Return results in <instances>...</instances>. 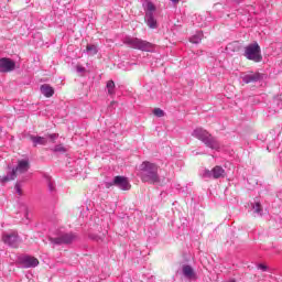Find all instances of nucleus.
<instances>
[{
	"label": "nucleus",
	"instance_id": "obj_2",
	"mask_svg": "<svg viewBox=\"0 0 282 282\" xmlns=\"http://www.w3.org/2000/svg\"><path fill=\"white\" fill-rule=\"evenodd\" d=\"M192 135L193 138L200 140L203 144H206L208 149H212L213 151H219V149H221V144L217 141V138L213 137V134L204 128H196Z\"/></svg>",
	"mask_w": 282,
	"mask_h": 282
},
{
	"label": "nucleus",
	"instance_id": "obj_24",
	"mask_svg": "<svg viewBox=\"0 0 282 282\" xmlns=\"http://www.w3.org/2000/svg\"><path fill=\"white\" fill-rule=\"evenodd\" d=\"M47 186L50 193H54V191H56V184L52 180H48Z\"/></svg>",
	"mask_w": 282,
	"mask_h": 282
},
{
	"label": "nucleus",
	"instance_id": "obj_29",
	"mask_svg": "<svg viewBox=\"0 0 282 282\" xmlns=\"http://www.w3.org/2000/svg\"><path fill=\"white\" fill-rule=\"evenodd\" d=\"M251 100L253 101V104H252V105H259V99H254V98H252Z\"/></svg>",
	"mask_w": 282,
	"mask_h": 282
},
{
	"label": "nucleus",
	"instance_id": "obj_4",
	"mask_svg": "<svg viewBox=\"0 0 282 282\" xmlns=\"http://www.w3.org/2000/svg\"><path fill=\"white\" fill-rule=\"evenodd\" d=\"M245 56L248 61H253V63H261L263 56L261 55V46L259 43L254 42L245 47Z\"/></svg>",
	"mask_w": 282,
	"mask_h": 282
},
{
	"label": "nucleus",
	"instance_id": "obj_3",
	"mask_svg": "<svg viewBox=\"0 0 282 282\" xmlns=\"http://www.w3.org/2000/svg\"><path fill=\"white\" fill-rule=\"evenodd\" d=\"M30 171V161L28 159L18 161V165L15 169L11 171V173L7 174L4 177L1 178L2 184L6 182H12L14 177H17V173L23 174Z\"/></svg>",
	"mask_w": 282,
	"mask_h": 282
},
{
	"label": "nucleus",
	"instance_id": "obj_10",
	"mask_svg": "<svg viewBox=\"0 0 282 282\" xmlns=\"http://www.w3.org/2000/svg\"><path fill=\"white\" fill-rule=\"evenodd\" d=\"M20 263L24 268H36L39 265V259L32 256H23L20 258Z\"/></svg>",
	"mask_w": 282,
	"mask_h": 282
},
{
	"label": "nucleus",
	"instance_id": "obj_15",
	"mask_svg": "<svg viewBox=\"0 0 282 282\" xmlns=\"http://www.w3.org/2000/svg\"><path fill=\"white\" fill-rule=\"evenodd\" d=\"M145 20H147V25L151 28V30L158 29V20L153 17L151 13H145Z\"/></svg>",
	"mask_w": 282,
	"mask_h": 282
},
{
	"label": "nucleus",
	"instance_id": "obj_11",
	"mask_svg": "<svg viewBox=\"0 0 282 282\" xmlns=\"http://www.w3.org/2000/svg\"><path fill=\"white\" fill-rule=\"evenodd\" d=\"M183 276L185 279H188L189 281L197 280V273H195V270L189 264H185L182 267Z\"/></svg>",
	"mask_w": 282,
	"mask_h": 282
},
{
	"label": "nucleus",
	"instance_id": "obj_28",
	"mask_svg": "<svg viewBox=\"0 0 282 282\" xmlns=\"http://www.w3.org/2000/svg\"><path fill=\"white\" fill-rule=\"evenodd\" d=\"M23 210H24V215H25V217H26V219H28V207L24 206V207H23Z\"/></svg>",
	"mask_w": 282,
	"mask_h": 282
},
{
	"label": "nucleus",
	"instance_id": "obj_30",
	"mask_svg": "<svg viewBox=\"0 0 282 282\" xmlns=\"http://www.w3.org/2000/svg\"><path fill=\"white\" fill-rule=\"evenodd\" d=\"M90 239H95L96 241H98V237H93L91 235L89 236Z\"/></svg>",
	"mask_w": 282,
	"mask_h": 282
},
{
	"label": "nucleus",
	"instance_id": "obj_13",
	"mask_svg": "<svg viewBox=\"0 0 282 282\" xmlns=\"http://www.w3.org/2000/svg\"><path fill=\"white\" fill-rule=\"evenodd\" d=\"M40 91L46 98H52V96H54V87L50 86V84H43L40 87Z\"/></svg>",
	"mask_w": 282,
	"mask_h": 282
},
{
	"label": "nucleus",
	"instance_id": "obj_16",
	"mask_svg": "<svg viewBox=\"0 0 282 282\" xmlns=\"http://www.w3.org/2000/svg\"><path fill=\"white\" fill-rule=\"evenodd\" d=\"M224 173H226V171L224 170V167L216 165L213 170H212V175L214 180H219L220 177H224Z\"/></svg>",
	"mask_w": 282,
	"mask_h": 282
},
{
	"label": "nucleus",
	"instance_id": "obj_8",
	"mask_svg": "<svg viewBox=\"0 0 282 282\" xmlns=\"http://www.w3.org/2000/svg\"><path fill=\"white\" fill-rule=\"evenodd\" d=\"M2 241L10 248H17L19 243H21V239L19 238V234L17 231L4 232L2 235Z\"/></svg>",
	"mask_w": 282,
	"mask_h": 282
},
{
	"label": "nucleus",
	"instance_id": "obj_18",
	"mask_svg": "<svg viewBox=\"0 0 282 282\" xmlns=\"http://www.w3.org/2000/svg\"><path fill=\"white\" fill-rule=\"evenodd\" d=\"M252 212L254 213V215H257L258 217H261V215H263V207L261 206V203H256L252 206Z\"/></svg>",
	"mask_w": 282,
	"mask_h": 282
},
{
	"label": "nucleus",
	"instance_id": "obj_5",
	"mask_svg": "<svg viewBox=\"0 0 282 282\" xmlns=\"http://www.w3.org/2000/svg\"><path fill=\"white\" fill-rule=\"evenodd\" d=\"M124 44L132 47V50H141L142 52H149L153 45L147 41L140 40L138 37H126Z\"/></svg>",
	"mask_w": 282,
	"mask_h": 282
},
{
	"label": "nucleus",
	"instance_id": "obj_9",
	"mask_svg": "<svg viewBox=\"0 0 282 282\" xmlns=\"http://www.w3.org/2000/svg\"><path fill=\"white\" fill-rule=\"evenodd\" d=\"M15 67H17V63H14V61L7 57L0 58V72L2 74L14 72Z\"/></svg>",
	"mask_w": 282,
	"mask_h": 282
},
{
	"label": "nucleus",
	"instance_id": "obj_26",
	"mask_svg": "<svg viewBox=\"0 0 282 282\" xmlns=\"http://www.w3.org/2000/svg\"><path fill=\"white\" fill-rule=\"evenodd\" d=\"M15 193H18V195H22L21 184H19V183L15 184Z\"/></svg>",
	"mask_w": 282,
	"mask_h": 282
},
{
	"label": "nucleus",
	"instance_id": "obj_32",
	"mask_svg": "<svg viewBox=\"0 0 282 282\" xmlns=\"http://www.w3.org/2000/svg\"><path fill=\"white\" fill-rule=\"evenodd\" d=\"M111 105H116V101H112Z\"/></svg>",
	"mask_w": 282,
	"mask_h": 282
},
{
	"label": "nucleus",
	"instance_id": "obj_1",
	"mask_svg": "<svg viewBox=\"0 0 282 282\" xmlns=\"http://www.w3.org/2000/svg\"><path fill=\"white\" fill-rule=\"evenodd\" d=\"M140 177L142 182L148 184H160V175L158 174V165L149 161L143 162L140 165Z\"/></svg>",
	"mask_w": 282,
	"mask_h": 282
},
{
	"label": "nucleus",
	"instance_id": "obj_22",
	"mask_svg": "<svg viewBox=\"0 0 282 282\" xmlns=\"http://www.w3.org/2000/svg\"><path fill=\"white\" fill-rule=\"evenodd\" d=\"M53 151L55 153H66L67 152V149H65V147H63V144H58V145H55V148L53 149Z\"/></svg>",
	"mask_w": 282,
	"mask_h": 282
},
{
	"label": "nucleus",
	"instance_id": "obj_21",
	"mask_svg": "<svg viewBox=\"0 0 282 282\" xmlns=\"http://www.w3.org/2000/svg\"><path fill=\"white\" fill-rule=\"evenodd\" d=\"M107 89H108V94H113V89H116V83H113V80H108L107 85H106Z\"/></svg>",
	"mask_w": 282,
	"mask_h": 282
},
{
	"label": "nucleus",
	"instance_id": "obj_31",
	"mask_svg": "<svg viewBox=\"0 0 282 282\" xmlns=\"http://www.w3.org/2000/svg\"><path fill=\"white\" fill-rule=\"evenodd\" d=\"M173 3H180V0H171Z\"/></svg>",
	"mask_w": 282,
	"mask_h": 282
},
{
	"label": "nucleus",
	"instance_id": "obj_7",
	"mask_svg": "<svg viewBox=\"0 0 282 282\" xmlns=\"http://www.w3.org/2000/svg\"><path fill=\"white\" fill-rule=\"evenodd\" d=\"M111 186H117L120 191H131V183L126 176H115L112 182L106 183V188H111Z\"/></svg>",
	"mask_w": 282,
	"mask_h": 282
},
{
	"label": "nucleus",
	"instance_id": "obj_25",
	"mask_svg": "<svg viewBox=\"0 0 282 282\" xmlns=\"http://www.w3.org/2000/svg\"><path fill=\"white\" fill-rule=\"evenodd\" d=\"M47 138H50V140H52V142H54V140L58 139V133L48 134Z\"/></svg>",
	"mask_w": 282,
	"mask_h": 282
},
{
	"label": "nucleus",
	"instance_id": "obj_17",
	"mask_svg": "<svg viewBox=\"0 0 282 282\" xmlns=\"http://www.w3.org/2000/svg\"><path fill=\"white\" fill-rule=\"evenodd\" d=\"M144 10H145V14L153 15V12H155L156 8H155V4H153V2L147 1L144 4Z\"/></svg>",
	"mask_w": 282,
	"mask_h": 282
},
{
	"label": "nucleus",
	"instance_id": "obj_20",
	"mask_svg": "<svg viewBox=\"0 0 282 282\" xmlns=\"http://www.w3.org/2000/svg\"><path fill=\"white\" fill-rule=\"evenodd\" d=\"M200 177H203V180H210L213 177V171L203 170V172L200 173Z\"/></svg>",
	"mask_w": 282,
	"mask_h": 282
},
{
	"label": "nucleus",
	"instance_id": "obj_14",
	"mask_svg": "<svg viewBox=\"0 0 282 282\" xmlns=\"http://www.w3.org/2000/svg\"><path fill=\"white\" fill-rule=\"evenodd\" d=\"M31 142H33L34 147H45V144H47V137H36V135H31L30 137Z\"/></svg>",
	"mask_w": 282,
	"mask_h": 282
},
{
	"label": "nucleus",
	"instance_id": "obj_23",
	"mask_svg": "<svg viewBox=\"0 0 282 282\" xmlns=\"http://www.w3.org/2000/svg\"><path fill=\"white\" fill-rule=\"evenodd\" d=\"M153 115L156 116V118H164V110H162L160 108H155L153 110Z\"/></svg>",
	"mask_w": 282,
	"mask_h": 282
},
{
	"label": "nucleus",
	"instance_id": "obj_6",
	"mask_svg": "<svg viewBox=\"0 0 282 282\" xmlns=\"http://www.w3.org/2000/svg\"><path fill=\"white\" fill-rule=\"evenodd\" d=\"M74 239H76V236L74 234L59 231L57 237H50L48 241H51L53 246H67L69 243H73Z\"/></svg>",
	"mask_w": 282,
	"mask_h": 282
},
{
	"label": "nucleus",
	"instance_id": "obj_19",
	"mask_svg": "<svg viewBox=\"0 0 282 282\" xmlns=\"http://www.w3.org/2000/svg\"><path fill=\"white\" fill-rule=\"evenodd\" d=\"M86 52H89L91 56H96V54H98V48L94 44H88L86 46Z\"/></svg>",
	"mask_w": 282,
	"mask_h": 282
},
{
	"label": "nucleus",
	"instance_id": "obj_12",
	"mask_svg": "<svg viewBox=\"0 0 282 282\" xmlns=\"http://www.w3.org/2000/svg\"><path fill=\"white\" fill-rule=\"evenodd\" d=\"M262 78L263 76L260 73H251L243 76V83L247 85L250 83H259Z\"/></svg>",
	"mask_w": 282,
	"mask_h": 282
},
{
	"label": "nucleus",
	"instance_id": "obj_27",
	"mask_svg": "<svg viewBox=\"0 0 282 282\" xmlns=\"http://www.w3.org/2000/svg\"><path fill=\"white\" fill-rule=\"evenodd\" d=\"M259 270H262V272H265L268 270V267L265 264H259Z\"/></svg>",
	"mask_w": 282,
	"mask_h": 282
}]
</instances>
